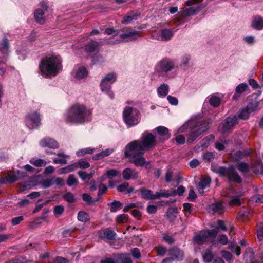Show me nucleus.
<instances>
[{
  "mask_svg": "<svg viewBox=\"0 0 263 263\" xmlns=\"http://www.w3.org/2000/svg\"><path fill=\"white\" fill-rule=\"evenodd\" d=\"M156 143V137L146 131L142 134L140 140L133 141L125 146L124 157L134 164H146L143 155L145 151L154 147Z\"/></svg>",
  "mask_w": 263,
  "mask_h": 263,
  "instance_id": "f257e3e1",
  "label": "nucleus"
},
{
  "mask_svg": "<svg viewBox=\"0 0 263 263\" xmlns=\"http://www.w3.org/2000/svg\"><path fill=\"white\" fill-rule=\"evenodd\" d=\"M92 110L85 105L76 103L71 106L65 113V120L70 124H81L92 120Z\"/></svg>",
  "mask_w": 263,
  "mask_h": 263,
  "instance_id": "f03ea898",
  "label": "nucleus"
},
{
  "mask_svg": "<svg viewBox=\"0 0 263 263\" xmlns=\"http://www.w3.org/2000/svg\"><path fill=\"white\" fill-rule=\"evenodd\" d=\"M61 67L60 58L53 55L43 59L39 66L40 73L45 78L55 76L61 70Z\"/></svg>",
  "mask_w": 263,
  "mask_h": 263,
  "instance_id": "7ed1b4c3",
  "label": "nucleus"
},
{
  "mask_svg": "<svg viewBox=\"0 0 263 263\" xmlns=\"http://www.w3.org/2000/svg\"><path fill=\"white\" fill-rule=\"evenodd\" d=\"M211 170L220 176H226L228 179L237 183L241 182L242 180L232 165L228 167H219V165H211Z\"/></svg>",
  "mask_w": 263,
  "mask_h": 263,
  "instance_id": "20e7f679",
  "label": "nucleus"
},
{
  "mask_svg": "<svg viewBox=\"0 0 263 263\" xmlns=\"http://www.w3.org/2000/svg\"><path fill=\"white\" fill-rule=\"evenodd\" d=\"M175 67V63L174 61L164 58L160 61L155 67V74L158 77H166L168 73L173 70Z\"/></svg>",
  "mask_w": 263,
  "mask_h": 263,
  "instance_id": "39448f33",
  "label": "nucleus"
},
{
  "mask_svg": "<svg viewBox=\"0 0 263 263\" xmlns=\"http://www.w3.org/2000/svg\"><path fill=\"white\" fill-rule=\"evenodd\" d=\"M140 114L136 108L126 107L123 112L124 122L129 127L137 125L140 120Z\"/></svg>",
  "mask_w": 263,
  "mask_h": 263,
  "instance_id": "423d86ee",
  "label": "nucleus"
},
{
  "mask_svg": "<svg viewBox=\"0 0 263 263\" xmlns=\"http://www.w3.org/2000/svg\"><path fill=\"white\" fill-rule=\"evenodd\" d=\"M209 127L208 122L204 120L198 122L195 126V129L189 135L187 138V142L192 143L202 133L209 129Z\"/></svg>",
  "mask_w": 263,
  "mask_h": 263,
  "instance_id": "0eeeda50",
  "label": "nucleus"
},
{
  "mask_svg": "<svg viewBox=\"0 0 263 263\" xmlns=\"http://www.w3.org/2000/svg\"><path fill=\"white\" fill-rule=\"evenodd\" d=\"M40 114L36 111H32L26 114L25 122L27 127L30 129H36L41 124Z\"/></svg>",
  "mask_w": 263,
  "mask_h": 263,
  "instance_id": "6e6552de",
  "label": "nucleus"
},
{
  "mask_svg": "<svg viewBox=\"0 0 263 263\" xmlns=\"http://www.w3.org/2000/svg\"><path fill=\"white\" fill-rule=\"evenodd\" d=\"M217 233L215 229L201 231L195 236L194 240L196 243L201 245L215 238Z\"/></svg>",
  "mask_w": 263,
  "mask_h": 263,
  "instance_id": "1a4fd4ad",
  "label": "nucleus"
},
{
  "mask_svg": "<svg viewBox=\"0 0 263 263\" xmlns=\"http://www.w3.org/2000/svg\"><path fill=\"white\" fill-rule=\"evenodd\" d=\"M238 123L237 116L235 115L228 117L219 126L218 130L224 133L232 129Z\"/></svg>",
  "mask_w": 263,
  "mask_h": 263,
  "instance_id": "9d476101",
  "label": "nucleus"
},
{
  "mask_svg": "<svg viewBox=\"0 0 263 263\" xmlns=\"http://www.w3.org/2000/svg\"><path fill=\"white\" fill-rule=\"evenodd\" d=\"M202 0H189L186 2V4L188 6H192L189 8L184 9L180 14L181 15L186 17L190 16L196 14L200 10L201 8L196 4L202 2Z\"/></svg>",
  "mask_w": 263,
  "mask_h": 263,
  "instance_id": "9b49d317",
  "label": "nucleus"
},
{
  "mask_svg": "<svg viewBox=\"0 0 263 263\" xmlns=\"http://www.w3.org/2000/svg\"><path fill=\"white\" fill-rule=\"evenodd\" d=\"M120 31L123 32L120 35V37L122 41L135 40L139 36L140 32L131 27H125Z\"/></svg>",
  "mask_w": 263,
  "mask_h": 263,
  "instance_id": "f8f14e48",
  "label": "nucleus"
},
{
  "mask_svg": "<svg viewBox=\"0 0 263 263\" xmlns=\"http://www.w3.org/2000/svg\"><path fill=\"white\" fill-rule=\"evenodd\" d=\"M238 169L247 175H251L252 173L259 175L263 173V165H238Z\"/></svg>",
  "mask_w": 263,
  "mask_h": 263,
  "instance_id": "ddd939ff",
  "label": "nucleus"
},
{
  "mask_svg": "<svg viewBox=\"0 0 263 263\" xmlns=\"http://www.w3.org/2000/svg\"><path fill=\"white\" fill-rule=\"evenodd\" d=\"M26 176V173L17 171L16 173H10L5 177L0 178V183L5 184L7 183H12L17 181L19 178Z\"/></svg>",
  "mask_w": 263,
  "mask_h": 263,
  "instance_id": "4468645a",
  "label": "nucleus"
},
{
  "mask_svg": "<svg viewBox=\"0 0 263 263\" xmlns=\"http://www.w3.org/2000/svg\"><path fill=\"white\" fill-rule=\"evenodd\" d=\"M176 31V29L175 28L162 29L159 34L152 35V37L158 40L167 41L172 37Z\"/></svg>",
  "mask_w": 263,
  "mask_h": 263,
  "instance_id": "2eb2a0df",
  "label": "nucleus"
},
{
  "mask_svg": "<svg viewBox=\"0 0 263 263\" xmlns=\"http://www.w3.org/2000/svg\"><path fill=\"white\" fill-rule=\"evenodd\" d=\"M9 53V42L4 38L0 42V64H4L8 59Z\"/></svg>",
  "mask_w": 263,
  "mask_h": 263,
  "instance_id": "dca6fc26",
  "label": "nucleus"
},
{
  "mask_svg": "<svg viewBox=\"0 0 263 263\" xmlns=\"http://www.w3.org/2000/svg\"><path fill=\"white\" fill-rule=\"evenodd\" d=\"M43 5V4H42ZM47 11L46 5L43 6L42 8H39L35 10L34 15L36 22L40 24H43L46 20L45 13Z\"/></svg>",
  "mask_w": 263,
  "mask_h": 263,
  "instance_id": "f3484780",
  "label": "nucleus"
},
{
  "mask_svg": "<svg viewBox=\"0 0 263 263\" xmlns=\"http://www.w3.org/2000/svg\"><path fill=\"white\" fill-rule=\"evenodd\" d=\"M40 145L42 147L53 149L58 147L57 142L54 139L49 137H46L41 140L40 142Z\"/></svg>",
  "mask_w": 263,
  "mask_h": 263,
  "instance_id": "a211bd4d",
  "label": "nucleus"
},
{
  "mask_svg": "<svg viewBox=\"0 0 263 263\" xmlns=\"http://www.w3.org/2000/svg\"><path fill=\"white\" fill-rule=\"evenodd\" d=\"M168 254L174 259L182 260L184 257L183 251L177 247H173L170 249Z\"/></svg>",
  "mask_w": 263,
  "mask_h": 263,
  "instance_id": "6ab92c4d",
  "label": "nucleus"
},
{
  "mask_svg": "<svg viewBox=\"0 0 263 263\" xmlns=\"http://www.w3.org/2000/svg\"><path fill=\"white\" fill-rule=\"evenodd\" d=\"M115 233L109 229L101 230L99 232V237L100 238H106L108 240H114L115 238Z\"/></svg>",
  "mask_w": 263,
  "mask_h": 263,
  "instance_id": "aec40b11",
  "label": "nucleus"
},
{
  "mask_svg": "<svg viewBox=\"0 0 263 263\" xmlns=\"http://www.w3.org/2000/svg\"><path fill=\"white\" fill-rule=\"evenodd\" d=\"M111 85V84L109 82L106 81L104 79H102L100 84V87L102 91L108 94V96L111 99H113L114 97V95L110 89Z\"/></svg>",
  "mask_w": 263,
  "mask_h": 263,
  "instance_id": "412c9836",
  "label": "nucleus"
},
{
  "mask_svg": "<svg viewBox=\"0 0 263 263\" xmlns=\"http://www.w3.org/2000/svg\"><path fill=\"white\" fill-rule=\"evenodd\" d=\"M252 153L251 149H245L243 151H238L231 153L232 158L238 161L242 159L245 156H249Z\"/></svg>",
  "mask_w": 263,
  "mask_h": 263,
  "instance_id": "4be33fe9",
  "label": "nucleus"
},
{
  "mask_svg": "<svg viewBox=\"0 0 263 263\" xmlns=\"http://www.w3.org/2000/svg\"><path fill=\"white\" fill-rule=\"evenodd\" d=\"M140 13L138 11H133L128 13L121 21L122 24H129L134 20L138 19Z\"/></svg>",
  "mask_w": 263,
  "mask_h": 263,
  "instance_id": "5701e85b",
  "label": "nucleus"
},
{
  "mask_svg": "<svg viewBox=\"0 0 263 263\" xmlns=\"http://www.w3.org/2000/svg\"><path fill=\"white\" fill-rule=\"evenodd\" d=\"M175 195H176V190H166L162 189L155 193L156 199L161 197L168 198Z\"/></svg>",
  "mask_w": 263,
  "mask_h": 263,
  "instance_id": "b1692460",
  "label": "nucleus"
},
{
  "mask_svg": "<svg viewBox=\"0 0 263 263\" xmlns=\"http://www.w3.org/2000/svg\"><path fill=\"white\" fill-rule=\"evenodd\" d=\"M207 99L211 106L214 107H217L220 105L221 103V98L219 93H213L209 96Z\"/></svg>",
  "mask_w": 263,
  "mask_h": 263,
  "instance_id": "393cba45",
  "label": "nucleus"
},
{
  "mask_svg": "<svg viewBox=\"0 0 263 263\" xmlns=\"http://www.w3.org/2000/svg\"><path fill=\"white\" fill-rule=\"evenodd\" d=\"M169 89L170 87L167 84H161L157 89L158 96L160 98L165 97L169 92Z\"/></svg>",
  "mask_w": 263,
  "mask_h": 263,
  "instance_id": "a878e982",
  "label": "nucleus"
},
{
  "mask_svg": "<svg viewBox=\"0 0 263 263\" xmlns=\"http://www.w3.org/2000/svg\"><path fill=\"white\" fill-rule=\"evenodd\" d=\"M211 182V179L209 177H205L201 180L198 185V190L200 194L203 193L204 189L210 186Z\"/></svg>",
  "mask_w": 263,
  "mask_h": 263,
  "instance_id": "bb28decb",
  "label": "nucleus"
},
{
  "mask_svg": "<svg viewBox=\"0 0 263 263\" xmlns=\"http://www.w3.org/2000/svg\"><path fill=\"white\" fill-rule=\"evenodd\" d=\"M124 178L126 180L135 179L138 177L137 173L130 168H126L122 173Z\"/></svg>",
  "mask_w": 263,
  "mask_h": 263,
  "instance_id": "cd10ccee",
  "label": "nucleus"
},
{
  "mask_svg": "<svg viewBox=\"0 0 263 263\" xmlns=\"http://www.w3.org/2000/svg\"><path fill=\"white\" fill-rule=\"evenodd\" d=\"M203 259L204 262L210 263L214 258V255L212 252V247L208 248L202 251Z\"/></svg>",
  "mask_w": 263,
  "mask_h": 263,
  "instance_id": "c85d7f7f",
  "label": "nucleus"
},
{
  "mask_svg": "<svg viewBox=\"0 0 263 263\" xmlns=\"http://www.w3.org/2000/svg\"><path fill=\"white\" fill-rule=\"evenodd\" d=\"M116 262L117 263H133L130 255L128 254L117 255Z\"/></svg>",
  "mask_w": 263,
  "mask_h": 263,
  "instance_id": "c756f323",
  "label": "nucleus"
},
{
  "mask_svg": "<svg viewBox=\"0 0 263 263\" xmlns=\"http://www.w3.org/2000/svg\"><path fill=\"white\" fill-rule=\"evenodd\" d=\"M214 136L213 135H210L200 141L199 144L202 149H204L208 147L210 144L214 141Z\"/></svg>",
  "mask_w": 263,
  "mask_h": 263,
  "instance_id": "7c9ffc66",
  "label": "nucleus"
},
{
  "mask_svg": "<svg viewBox=\"0 0 263 263\" xmlns=\"http://www.w3.org/2000/svg\"><path fill=\"white\" fill-rule=\"evenodd\" d=\"M141 194L142 197L147 200H154L156 199L155 194H153L151 190L142 189L140 190Z\"/></svg>",
  "mask_w": 263,
  "mask_h": 263,
  "instance_id": "2f4dec72",
  "label": "nucleus"
},
{
  "mask_svg": "<svg viewBox=\"0 0 263 263\" xmlns=\"http://www.w3.org/2000/svg\"><path fill=\"white\" fill-rule=\"evenodd\" d=\"M114 152V149L112 148H108L104 151H102L100 153L96 154L93 157L94 160H99L103 158L108 156L112 154Z\"/></svg>",
  "mask_w": 263,
  "mask_h": 263,
  "instance_id": "473e14b6",
  "label": "nucleus"
},
{
  "mask_svg": "<svg viewBox=\"0 0 263 263\" xmlns=\"http://www.w3.org/2000/svg\"><path fill=\"white\" fill-rule=\"evenodd\" d=\"M252 27L257 30H261L263 28V18L260 16H256L253 20Z\"/></svg>",
  "mask_w": 263,
  "mask_h": 263,
  "instance_id": "72a5a7b5",
  "label": "nucleus"
},
{
  "mask_svg": "<svg viewBox=\"0 0 263 263\" xmlns=\"http://www.w3.org/2000/svg\"><path fill=\"white\" fill-rule=\"evenodd\" d=\"M99 44L97 41H92L86 46L85 49L88 52H95L98 50Z\"/></svg>",
  "mask_w": 263,
  "mask_h": 263,
  "instance_id": "f704fd0d",
  "label": "nucleus"
},
{
  "mask_svg": "<svg viewBox=\"0 0 263 263\" xmlns=\"http://www.w3.org/2000/svg\"><path fill=\"white\" fill-rule=\"evenodd\" d=\"M155 130L161 136H166L167 139H169L171 137L168 129L164 126H158L155 128Z\"/></svg>",
  "mask_w": 263,
  "mask_h": 263,
  "instance_id": "c9c22d12",
  "label": "nucleus"
},
{
  "mask_svg": "<svg viewBox=\"0 0 263 263\" xmlns=\"http://www.w3.org/2000/svg\"><path fill=\"white\" fill-rule=\"evenodd\" d=\"M68 157V156L65 155L63 153H59L57 157L53 158V162L56 164H65L67 163L66 159Z\"/></svg>",
  "mask_w": 263,
  "mask_h": 263,
  "instance_id": "e433bc0d",
  "label": "nucleus"
},
{
  "mask_svg": "<svg viewBox=\"0 0 263 263\" xmlns=\"http://www.w3.org/2000/svg\"><path fill=\"white\" fill-rule=\"evenodd\" d=\"M88 71L86 68L84 67H81L78 69L75 76V78L78 80H80L86 77Z\"/></svg>",
  "mask_w": 263,
  "mask_h": 263,
  "instance_id": "4c0bfd02",
  "label": "nucleus"
},
{
  "mask_svg": "<svg viewBox=\"0 0 263 263\" xmlns=\"http://www.w3.org/2000/svg\"><path fill=\"white\" fill-rule=\"evenodd\" d=\"M251 113L246 107L242 108L238 111L237 118L242 120H247L249 118Z\"/></svg>",
  "mask_w": 263,
  "mask_h": 263,
  "instance_id": "58836bf2",
  "label": "nucleus"
},
{
  "mask_svg": "<svg viewBox=\"0 0 263 263\" xmlns=\"http://www.w3.org/2000/svg\"><path fill=\"white\" fill-rule=\"evenodd\" d=\"M211 208L214 212L218 213V214H221L224 211V208L222 203L221 202H218L212 204L211 205Z\"/></svg>",
  "mask_w": 263,
  "mask_h": 263,
  "instance_id": "ea45409f",
  "label": "nucleus"
},
{
  "mask_svg": "<svg viewBox=\"0 0 263 263\" xmlns=\"http://www.w3.org/2000/svg\"><path fill=\"white\" fill-rule=\"evenodd\" d=\"M96 149L97 148L91 147L82 148L78 150L76 152V155L78 156H83L86 154H93Z\"/></svg>",
  "mask_w": 263,
  "mask_h": 263,
  "instance_id": "a19ab883",
  "label": "nucleus"
},
{
  "mask_svg": "<svg viewBox=\"0 0 263 263\" xmlns=\"http://www.w3.org/2000/svg\"><path fill=\"white\" fill-rule=\"evenodd\" d=\"M129 183L128 182H124L122 184L119 185L117 187L118 191L120 192H123L125 191L127 193H130L133 192L134 187H128Z\"/></svg>",
  "mask_w": 263,
  "mask_h": 263,
  "instance_id": "79ce46f5",
  "label": "nucleus"
},
{
  "mask_svg": "<svg viewBox=\"0 0 263 263\" xmlns=\"http://www.w3.org/2000/svg\"><path fill=\"white\" fill-rule=\"evenodd\" d=\"M240 196H233L231 197V200L229 202V204L231 206H239L241 204V201Z\"/></svg>",
  "mask_w": 263,
  "mask_h": 263,
  "instance_id": "37998d69",
  "label": "nucleus"
},
{
  "mask_svg": "<svg viewBox=\"0 0 263 263\" xmlns=\"http://www.w3.org/2000/svg\"><path fill=\"white\" fill-rule=\"evenodd\" d=\"M259 102L258 100H255L250 102L246 107L251 112H252L257 110L259 106Z\"/></svg>",
  "mask_w": 263,
  "mask_h": 263,
  "instance_id": "c03bdc74",
  "label": "nucleus"
},
{
  "mask_svg": "<svg viewBox=\"0 0 263 263\" xmlns=\"http://www.w3.org/2000/svg\"><path fill=\"white\" fill-rule=\"evenodd\" d=\"M78 219L80 221L86 222L90 220V217L87 213L84 211H80L78 214Z\"/></svg>",
  "mask_w": 263,
  "mask_h": 263,
  "instance_id": "a18cd8bd",
  "label": "nucleus"
},
{
  "mask_svg": "<svg viewBox=\"0 0 263 263\" xmlns=\"http://www.w3.org/2000/svg\"><path fill=\"white\" fill-rule=\"evenodd\" d=\"M94 171L90 173L86 171H80L78 172L79 176L83 179H90L93 175Z\"/></svg>",
  "mask_w": 263,
  "mask_h": 263,
  "instance_id": "49530a36",
  "label": "nucleus"
},
{
  "mask_svg": "<svg viewBox=\"0 0 263 263\" xmlns=\"http://www.w3.org/2000/svg\"><path fill=\"white\" fill-rule=\"evenodd\" d=\"M109 204L110 206V211L111 212H115L121 209L122 205V204L120 202L116 200L110 203Z\"/></svg>",
  "mask_w": 263,
  "mask_h": 263,
  "instance_id": "de8ad7c7",
  "label": "nucleus"
},
{
  "mask_svg": "<svg viewBox=\"0 0 263 263\" xmlns=\"http://www.w3.org/2000/svg\"><path fill=\"white\" fill-rule=\"evenodd\" d=\"M190 59H191V57L190 55H189V54L184 55L181 59L179 66L181 68L186 67L187 66V64L189 63Z\"/></svg>",
  "mask_w": 263,
  "mask_h": 263,
  "instance_id": "09e8293b",
  "label": "nucleus"
},
{
  "mask_svg": "<svg viewBox=\"0 0 263 263\" xmlns=\"http://www.w3.org/2000/svg\"><path fill=\"white\" fill-rule=\"evenodd\" d=\"M248 89V86L247 85V84L245 83H242L239 84L238 85H237L236 86L235 90H236V93L241 94V93H243V92L247 91Z\"/></svg>",
  "mask_w": 263,
  "mask_h": 263,
  "instance_id": "8fccbe9b",
  "label": "nucleus"
},
{
  "mask_svg": "<svg viewBox=\"0 0 263 263\" xmlns=\"http://www.w3.org/2000/svg\"><path fill=\"white\" fill-rule=\"evenodd\" d=\"M117 79V76L115 73H109L106 74L103 79L107 82H109L111 84L114 83Z\"/></svg>",
  "mask_w": 263,
  "mask_h": 263,
  "instance_id": "3c124183",
  "label": "nucleus"
},
{
  "mask_svg": "<svg viewBox=\"0 0 263 263\" xmlns=\"http://www.w3.org/2000/svg\"><path fill=\"white\" fill-rule=\"evenodd\" d=\"M119 173L115 170H110L107 172L106 174L102 176V180L103 181L105 178L108 177L110 179L116 176Z\"/></svg>",
  "mask_w": 263,
  "mask_h": 263,
  "instance_id": "603ef678",
  "label": "nucleus"
},
{
  "mask_svg": "<svg viewBox=\"0 0 263 263\" xmlns=\"http://www.w3.org/2000/svg\"><path fill=\"white\" fill-rule=\"evenodd\" d=\"M78 183V180L74 177V176L73 175H70L67 181V185L69 186H71L77 185Z\"/></svg>",
  "mask_w": 263,
  "mask_h": 263,
  "instance_id": "864d4df0",
  "label": "nucleus"
},
{
  "mask_svg": "<svg viewBox=\"0 0 263 263\" xmlns=\"http://www.w3.org/2000/svg\"><path fill=\"white\" fill-rule=\"evenodd\" d=\"M41 184L43 186V187L46 189L48 188L51 185H53V180L52 178L50 179H46L42 180L41 182Z\"/></svg>",
  "mask_w": 263,
  "mask_h": 263,
  "instance_id": "5fc2aeb1",
  "label": "nucleus"
},
{
  "mask_svg": "<svg viewBox=\"0 0 263 263\" xmlns=\"http://www.w3.org/2000/svg\"><path fill=\"white\" fill-rule=\"evenodd\" d=\"M74 165H68L63 168L60 169L58 171L59 174H63L69 173L74 170Z\"/></svg>",
  "mask_w": 263,
  "mask_h": 263,
  "instance_id": "6e6d98bb",
  "label": "nucleus"
},
{
  "mask_svg": "<svg viewBox=\"0 0 263 263\" xmlns=\"http://www.w3.org/2000/svg\"><path fill=\"white\" fill-rule=\"evenodd\" d=\"M214 158V154L212 152H206L203 155V159L205 163H210Z\"/></svg>",
  "mask_w": 263,
  "mask_h": 263,
  "instance_id": "4d7b16f0",
  "label": "nucleus"
},
{
  "mask_svg": "<svg viewBox=\"0 0 263 263\" xmlns=\"http://www.w3.org/2000/svg\"><path fill=\"white\" fill-rule=\"evenodd\" d=\"M229 249L231 250L233 252H235L237 256L240 254V249L239 246L235 243H231L229 245Z\"/></svg>",
  "mask_w": 263,
  "mask_h": 263,
  "instance_id": "13d9d810",
  "label": "nucleus"
},
{
  "mask_svg": "<svg viewBox=\"0 0 263 263\" xmlns=\"http://www.w3.org/2000/svg\"><path fill=\"white\" fill-rule=\"evenodd\" d=\"M128 218V216L127 214H121L117 217V221L119 223H124L126 222Z\"/></svg>",
  "mask_w": 263,
  "mask_h": 263,
  "instance_id": "bf43d9fd",
  "label": "nucleus"
},
{
  "mask_svg": "<svg viewBox=\"0 0 263 263\" xmlns=\"http://www.w3.org/2000/svg\"><path fill=\"white\" fill-rule=\"evenodd\" d=\"M257 235L260 240H263V226L262 224L257 225Z\"/></svg>",
  "mask_w": 263,
  "mask_h": 263,
  "instance_id": "052dcab7",
  "label": "nucleus"
},
{
  "mask_svg": "<svg viewBox=\"0 0 263 263\" xmlns=\"http://www.w3.org/2000/svg\"><path fill=\"white\" fill-rule=\"evenodd\" d=\"M177 213V209H169L167 212V217L170 220H173L176 216L175 214Z\"/></svg>",
  "mask_w": 263,
  "mask_h": 263,
  "instance_id": "680f3d73",
  "label": "nucleus"
},
{
  "mask_svg": "<svg viewBox=\"0 0 263 263\" xmlns=\"http://www.w3.org/2000/svg\"><path fill=\"white\" fill-rule=\"evenodd\" d=\"M218 241L222 244L226 245L228 242V239L226 235H219L217 237Z\"/></svg>",
  "mask_w": 263,
  "mask_h": 263,
  "instance_id": "e2e57ef3",
  "label": "nucleus"
},
{
  "mask_svg": "<svg viewBox=\"0 0 263 263\" xmlns=\"http://www.w3.org/2000/svg\"><path fill=\"white\" fill-rule=\"evenodd\" d=\"M120 31L118 30H115L114 28H108L105 30V33L108 35L113 34L114 36L119 34Z\"/></svg>",
  "mask_w": 263,
  "mask_h": 263,
  "instance_id": "0e129e2a",
  "label": "nucleus"
},
{
  "mask_svg": "<svg viewBox=\"0 0 263 263\" xmlns=\"http://www.w3.org/2000/svg\"><path fill=\"white\" fill-rule=\"evenodd\" d=\"M158 255L160 256H164L166 252V249L161 246L156 248Z\"/></svg>",
  "mask_w": 263,
  "mask_h": 263,
  "instance_id": "69168bd1",
  "label": "nucleus"
},
{
  "mask_svg": "<svg viewBox=\"0 0 263 263\" xmlns=\"http://www.w3.org/2000/svg\"><path fill=\"white\" fill-rule=\"evenodd\" d=\"M167 100L171 105H177L178 104V100L177 98L171 95L167 96Z\"/></svg>",
  "mask_w": 263,
  "mask_h": 263,
  "instance_id": "338daca9",
  "label": "nucleus"
},
{
  "mask_svg": "<svg viewBox=\"0 0 263 263\" xmlns=\"http://www.w3.org/2000/svg\"><path fill=\"white\" fill-rule=\"evenodd\" d=\"M248 83L249 85L251 86L254 89L260 88V86L257 81L253 79H249L248 80Z\"/></svg>",
  "mask_w": 263,
  "mask_h": 263,
  "instance_id": "774afa93",
  "label": "nucleus"
}]
</instances>
